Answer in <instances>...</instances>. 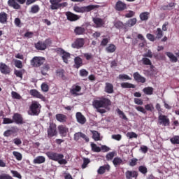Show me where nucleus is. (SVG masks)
Returning a JSON list of instances; mask_svg holds the SVG:
<instances>
[{
  "mask_svg": "<svg viewBox=\"0 0 179 179\" xmlns=\"http://www.w3.org/2000/svg\"><path fill=\"white\" fill-rule=\"evenodd\" d=\"M92 106L94 108L97 109L98 113L104 114L106 110L100 108H108L109 106H111V101L108 98L101 97L99 99H95L92 101Z\"/></svg>",
  "mask_w": 179,
  "mask_h": 179,
  "instance_id": "nucleus-1",
  "label": "nucleus"
},
{
  "mask_svg": "<svg viewBox=\"0 0 179 179\" xmlns=\"http://www.w3.org/2000/svg\"><path fill=\"white\" fill-rule=\"evenodd\" d=\"M46 156H48L50 160H52L53 162H57L59 164L65 165L68 164V161L64 159V156L62 153L49 151L46 152Z\"/></svg>",
  "mask_w": 179,
  "mask_h": 179,
  "instance_id": "nucleus-2",
  "label": "nucleus"
},
{
  "mask_svg": "<svg viewBox=\"0 0 179 179\" xmlns=\"http://www.w3.org/2000/svg\"><path fill=\"white\" fill-rule=\"evenodd\" d=\"M41 113V104L37 101H34L29 106V115L37 116Z\"/></svg>",
  "mask_w": 179,
  "mask_h": 179,
  "instance_id": "nucleus-3",
  "label": "nucleus"
},
{
  "mask_svg": "<svg viewBox=\"0 0 179 179\" xmlns=\"http://www.w3.org/2000/svg\"><path fill=\"white\" fill-rule=\"evenodd\" d=\"M45 62V59L41 57H34L31 60V65L34 68H40Z\"/></svg>",
  "mask_w": 179,
  "mask_h": 179,
  "instance_id": "nucleus-4",
  "label": "nucleus"
},
{
  "mask_svg": "<svg viewBox=\"0 0 179 179\" xmlns=\"http://www.w3.org/2000/svg\"><path fill=\"white\" fill-rule=\"evenodd\" d=\"M47 132L48 137L49 138H54V136H57V135H58V132L57 131V124L55 123H50Z\"/></svg>",
  "mask_w": 179,
  "mask_h": 179,
  "instance_id": "nucleus-5",
  "label": "nucleus"
},
{
  "mask_svg": "<svg viewBox=\"0 0 179 179\" xmlns=\"http://www.w3.org/2000/svg\"><path fill=\"white\" fill-rule=\"evenodd\" d=\"M158 122L159 125H163L164 127H170V119L167 115L160 113L158 116Z\"/></svg>",
  "mask_w": 179,
  "mask_h": 179,
  "instance_id": "nucleus-6",
  "label": "nucleus"
},
{
  "mask_svg": "<svg viewBox=\"0 0 179 179\" xmlns=\"http://www.w3.org/2000/svg\"><path fill=\"white\" fill-rule=\"evenodd\" d=\"M83 45H85V38H76L75 41L71 44L72 48H76V50L83 48Z\"/></svg>",
  "mask_w": 179,
  "mask_h": 179,
  "instance_id": "nucleus-7",
  "label": "nucleus"
},
{
  "mask_svg": "<svg viewBox=\"0 0 179 179\" xmlns=\"http://www.w3.org/2000/svg\"><path fill=\"white\" fill-rule=\"evenodd\" d=\"M0 72L1 73H3V75H10L12 69L8 64L3 62H0Z\"/></svg>",
  "mask_w": 179,
  "mask_h": 179,
  "instance_id": "nucleus-8",
  "label": "nucleus"
},
{
  "mask_svg": "<svg viewBox=\"0 0 179 179\" xmlns=\"http://www.w3.org/2000/svg\"><path fill=\"white\" fill-rule=\"evenodd\" d=\"M57 52H59L64 62H65V64H68V59L71 58V53L64 50V49L61 48L57 49Z\"/></svg>",
  "mask_w": 179,
  "mask_h": 179,
  "instance_id": "nucleus-9",
  "label": "nucleus"
},
{
  "mask_svg": "<svg viewBox=\"0 0 179 179\" xmlns=\"http://www.w3.org/2000/svg\"><path fill=\"white\" fill-rule=\"evenodd\" d=\"M67 20H69V22H76V20H79L80 17L79 15L76 14H73V13L67 11L65 13Z\"/></svg>",
  "mask_w": 179,
  "mask_h": 179,
  "instance_id": "nucleus-10",
  "label": "nucleus"
},
{
  "mask_svg": "<svg viewBox=\"0 0 179 179\" xmlns=\"http://www.w3.org/2000/svg\"><path fill=\"white\" fill-rule=\"evenodd\" d=\"M57 129L59 131V135H61V136H66V135H68V133L69 132V129L65 126V125H59L57 127Z\"/></svg>",
  "mask_w": 179,
  "mask_h": 179,
  "instance_id": "nucleus-11",
  "label": "nucleus"
},
{
  "mask_svg": "<svg viewBox=\"0 0 179 179\" xmlns=\"http://www.w3.org/2000/svg\"><path fill=\"white\" fill-rule=\"evenodd\" d=\"M82 90V87L78 85H73L70 90V93L72 94V96H80V94H79V92Z\"/></svg>",
  "mask_w": 179,
  "mask_h": 179,
  "instance_id": "nucleus-12",
  "label": "nucleus"
},
{
  "mask_svg": "<svg viewBox=\"0 0 179 179\" xmlns=\"http://www.w3.org/2000/svg\"><path fill=\"white\" fill-rule=\"evenodd\" d=\"M80 138H82L83 139H85V142H89V141H90V139L87 137V136H86V134L82 133V132H77L74 134L73 136V139L74 141H79V139H80Z\"/></svg>",
  "mask_w": 179,
  "mask_h": 179,
  "instance_id": "nucleus-13",
  "label": "nucleus"
},
{
  "mask_svg": "<svg viewBox=\"0 0 179 179\" xmlns=\"http://www.w3.org/2000/svg\"><path fill=\"white\" fill-rule=\"evenodd\" d=\"M19 129L13 127L10 129H8L3 132V136L6 138H9V136H12V135H15V134H17Z\"/></svg>",
  "mask_w": 179,
  "mask_h": 179,
  "instance_id": "nucleus-14",
  "label": "nucleus"
},
{
  "mask_svg": "<svg viewBox=\"0 0 179 179\" xmlns=\"http://www.w3.org/2000/svg\"><path fill=\"white\" fill-rule=\"evenodd\" d=\"M76 117L78 124H81V125L86 124V117L82 114V113L77 112L76 114Z\"/></svg>",
  "mask_w": 179,
  "mask_h": 179,
  "instance_id": "nucleus-15",
  "label": "nucleus"
},
{
  "mask_svg": "<svg viewBox=\"0 0 179 179\" xmlns=\"http://www.w3.org/2000/svg\"><path fill=\"white\" fill-rule=\"evenodd\" d=\"M115 9L118 12H122V10H125V9H127V3L122 1H118L116 2Z\"/></svg>",
  "mask_w": 179,
  "mask_h": 179,
  "instance_id": "nucleus-16",
  "label": "nucleus"
},
{
  "mask_svg": "<svg viewBox=\"0 0 179 179\" xmlns=\"http://www.w3.org/2000/svg\"><path fill=\"white\" fill-rule=\"evenodd\" d=\"M31 96L36 99H41V100H45V97L41 94L37 90H31L29 92Z\"/></svg>",
  "mask_w": 179,
  "mask_h": 179,
  "instance_id": "nucleus-17",
  "label": "nucleus"
},
{
  "mask_svg": "<svg viewBox=\"0 0 179 179\" xmlns=\"http://www.w3.org/2000/svg\"><path fill=\"white\" fill-rule=\"evenodd\" d=\"M133 76L134 79L136 82H138V83H145L146 82V78L141 76L138 72L134 73Z\"/></svg>",
  "mask_w": 179,
  "mask_h": 179,
  "instance_id": "nucleus-18",
  "label": "nucleus"
},
{
  "mask_svg": "<svg viewBox=\"0 0 179 179\" xmlns=\"http://www.w3.org/2000/svg\"><path fill=\"white\" fill-rule=\"evenodd\" d=\"M62 1V0H50V9L52 10H55L59 9V3Z\"/></svg>",
  "mask_w": 179,
  "mask_h": 179,
  "instance_id": "nucleus-19",
  "label": "nucleus"
},
{
  "mask_svg": "<svg viewBox=\"0 0 179 179\" xmlns=\"http://www.w3.org/2000/svg\"><path fill=\"white\" fill-rule=\"evenodd\" d=\"M13 120L15 124H23V117L19 113H14L13 115Z\"/></svg>",
  "mask_w": 179,
  "mask_h": 179,
  "instance_id": "nucleus-20",
  "label": "nucleus"
},
{
  "mask_svg": "<svg viewBox=\"0 0 179 179\" xmlns=\"http://www.w3.org/2000/svg\"><path fill=\"white\" fill-rule=\"evenodd\" d=\"M104 90L108 94H112L114 93V85L111 83H106Z\"/></svg>",
  "mask_w": 179,
  "mask_h": 179,
  "instance_id": "nucleus-21",
  "label": "nucleus"
},
{
  "mask_svg": "<svg viewBox=\"0 0 179 179\" xmlns=\"http://www.w3.org/2000/svg\"><path fill=\"white\" fill-rule=\"evenodd\" d=\"M74 68H76V69H79L80 66H83V60L79 56H77L74 58Z\"/></svg>",
  "mask_w": 179,
  "mask_h": 179,
  "instance_id": "nucleus-22",
  "label": "nucleus"
},
{
  "mask_svg": "<svg viewBox=\"0 0 179 179\" xmlns=\"http://www.w3.org/2000/svg\"><path fill=\"white\" fill-rule=\"evenodd\" d=\"M55 118H56L57 121H58L59 122H62V123L66 122V121L68 120V117L66 115H64L62 113L57 114L55 115Z\"/></svg>",
  "mask_w": 179,
  "mask_h": 179,
  "instance_id": "nucleus-23",
  "label": "nucleus"
},
{
  "mask_svg": "<svg viewBox=\"0 0 179 179\" xmlns=\"http://www.w3.org/2000/svg\"><path fill=\"white\" fill-rule=\"evenodd\" d=\"M127 179L136 178L138 177V172L136 171H127L125 173Z\"/></svg>",
  "mask_w": 179,
  "mask_h": 179,
  "instance_id": "nucleus-24",
  "label": "nucleus"
},
{
  "mask_svg": "<svg viewBox=\"0 0 179 179\" xmlns=\"http://www.w3.org/2000/svg\"><path fill=\"white\" fill-rule=\"evenodd\" d=\"M110 166L109 164H105L99 167V169L97 171V173L98 174L103 175L106 171H110Z\"/></svg>",
  "mask_w": 179,
  "mask_h": 179,
  "instance_id": "nucleus-25",
  "label": "nucleus"
},
{
  "mask_svg": "<svg viewBox=\"0 0 179 179\" xmlns=\"http://www.w3.org/2000/svg\"><path fill=\"white\" fill-rule=\"evenodd\" d=\"M85 31H86V29L83 27H76L74 29V34L76 36H83Z\"/></svg>",
  "mask_w": 179,
  "mask_h": 179,
  "instance_id": "nucleus-26",
  "label": "nucleus"
},
{
  "mask_svg": "<svg viewBox=\"0 0 179 179\" xmlns=\"http://www.w3.org/2000/svg\"><path fill=\"white\" fill-rule=\"evenodd\" d=\"M8 6L13 8V9H20L22 6L16 2V0H8Z\"/></svg>",
  "mask_w": 179,
  "mask_h": 179,
  "instance_id": "nucleus-27",
  "label": "nucleus"
},
{
  "mask_svg": "<svg viewBox=\"0 0 179 179\" xmlns=\"http://www.w3.org/2000/svg\"><path fill=\"white\" fill-rule=\"evenodd\" d=\"M0 23L2 24L8 23V14L3 11L0 13Z\"/></svg>",
  "mask_w": 179,
  "mask_h": 179,
  "instance_id": "nucleus-28",
  "label": "nucleus"
},
{
  "mask_svg": "<svg viewBox=\"0 0 179 179\" xmlns=\"http://www.w3.org/2000/svg\"><path fill=\"white\" fill-rule=\"evenodd\" d=\"M93 22L94 24H96V27H103V26H104L105 24L104 20L99 17L93 18Z\"/></svg>",
  "mask_w": 179,
  "mask_h": 179,
  "instance_id": "nucleus-29",
  "label": "nucleus"
},
{
  "mask_svg": "<svg viewBox=\"0 0 179 179\" xmlns=\"http://www.w3.org/2000/svg\"><path fill=\"white\" fill-rule=\"evenodd\" d=\"M165 54L169 58L171 62L176 63L178 62V59L177 58V57H176V55H174V54H173V52H166Z\"/></svg>",
  "mask_w": 179,
  "mask_h": 179,
  "instance_id": "nucleus-30",
  "label": "nucleus"
},
{
  "mask_svg": "<svg viewBox=\"0 0 179 179\" xmlns=\"http://www.w3.org/2000/svg\"><path fill=\"white\" fill-rule=\"evenodd\" d=\"M150 16V13L149 12H143L141 13L139 15V17L142 22H146L149 20V17Z\"/></svg>",
  "mask_w": 179,
  "mask_h": 179,
  "instance_id": "nucleus-31",
  "label": "nucleus"
},
{
  "mask_svg": "<svg viewBox=\"0 0 179 179\" xmlns=\"http://www.w3.org/2000/svg\"><path fill=\"white\" fill-rule=\"evenodd\" d=\"M116 50H117V46H115V45L113 43L109 44L108 46L106 48V51L108 54H113V52H115Z\"/></svg>",
  "mask_w": 179,
  "mask_h": 179,
  "instance_id": "nucleus-32",
  "label": "nucleus"
},
{
  "mask_svg": "<svg viewBox=\"0 0 179 179\" xmlns=\"http://www.w3.org/2000/svg\"><path fill=\"white\" fill-rule=\"evenodd\" d=\"M35 48L36 50H39L40 51H44V50L47 49L45 44L43 41H38L36 44H35Z\"/></svg>",
  "mask_w": 179,
  "mask_h": 179,
  "instance_id": "nucleus-33",
  "label": "nucleus"
},
{
  "mask_svg": "<svg viewBox=\"0 0 179 179\" xmlns=\"http://www.w3.org/2000/svg\"><path fill=\"white\" fill-rule=\"evenodd\" d=\"M56 76L61 78V79H63V80H65V79H66V77L65 76V70L57 69L56 71Z\"/></svg>",
  "mask_w": 179,
  "mask_h": 179,
  "instance_id": "nucleus-34",
  "label": "nucleus"
},
{
  "mask_svg": "<svg viewBox=\"0 0 179 179\" xmlns=\"http://www.w3.org/2000/svg\"><path fill=\"white\" fill-rule=\"evenodd\" d=\"M138 20L136 18H131L129 19L126 23L124 24L127 27H132L136 24Z\"/></svg>",
  "mask_w": 179,
  "mask_h": 179,
  "instance_id": "nucleus-35",
  "label": "nucleus"
},
{
  "mask_svg": "<svg viewBox=\"0 0 179 179\" xmlns=\"http://www.w3.org/2000/svg\"><path fill=\"white\" fill-rule=\"evenodd\" d=\"M120 86L122 89H135L136 87L135 85L129 83H122Z\"/></svg>",
  "mask_w": 179,
  "mask_h": 179,
  "instance_id": "nucleus-36",
  "label": "nucleus"
},
{
  "mask_svg": "<svg viewBox=\"0 0 179 179\" xmlns=\"http://www.w3.org/2000/svg\"><path fill=\"white\" fill-rule=\"evenodd\" d=\"M45 162V157L43 156H38L34 159V164H41Z\"/></svg>",
  "mask_w": 179,
  "mask_h": 179,
  "instance_id": "nucleus-37",
  "label": "nucleus"
},
{
  "mask_svg": "<svg viewBox=\"0 0 179 179\" xmlns=\"http://www.w3.org/2000/svg\"><path fill=\"white\" fill-rule=\"evenodd\" d=\"M113 163L115 167H117V166H121V164H123L124 162L120 157H116L113 159Z\"/></svg>",
  "mask_w": 179,
  "mask_h": 179,
  "instance_id": "nucleus-38",
  "label": "nucleus"
},
{
  "mask_svg": "<svg viewBox=\"0 0 179 179\" xmlns=\"http://www.w3.org/2000/svg\"><path fill=\"white\" fill-rule=\"evenodd\" d=\"M85 13L91 12V10H94V9H99L100 8L99 5H89L87 6H84Z\"/></svg>",
  "mask_w": 179,
  "mask_h": 179,
  "instance_id": "nucleus-39",
  "label": "nucleus"
},
{
  "mask_svg": "<svg viewBox=\"0 0 179 179\" xmlns=\"http://www.w3.org/2000/svg\"><path fill=\"white\" fill-rule=\"evenodd\" d=\"M90 132L92 134V139H94V141H101L100 133H99V131L96 130H90Z\"/></svg>",
  "mask_w": 179,
  "mask_h": 179,
  "instance_id": "nucleus-40",
  "label": "nucleus"
},
{
  "mask_svg": "<svg viewBox=\"0 0 179 179\" xmlns=\"http://www.w3.org/2000/svg\"><path fill=\"white\" fill-rule=\"evenodd\" d=\"M50 66L48 64H45L43 67L41 68V72L43 76H45L47 75V72L50 71Z\"/></svg>",
  "mask_w": 179,
  "mask_h": 179,
  "instance_id": "nucleus-41",
  "label": "nucleus"
},
{
  "mask_svg": "<svg viewBox=\"0 0 179 179\" xmlns=\"http://www.w3.org/2000/svg\"><path fill=\"white\" fill-rule=\"evenodd\" d=\"M155 90L152 87H146L143 90V93L148 96H152Z\"/></svg>",
  "mask_w": 179,
  "mask_h": 179,
  "instance_id": "nucleus-42",
  "label": "nucleus"
},
{
  "mask_svg": "<svg viewBox=\"0 0 179 179\" xmlns=\"http://www.w3.org/2000/svg\"><path fill=\"white\" fill-rule=\"evenodd\" d=\"M38 12H40V6L37 4L32 6L29 10V13L33 14L38 13Z\"/></svg>",
  "mask_w": 179,
  "mask_h": 179,
  "instance_id": "nucleus-43",
  "label": "nucleus"
},
{
  "mask_svg": "<svg viewBox=\"0 0 179 179\" xmlns=\"http://www.w3.org/2000/svg\"><path fill=\"white\" fill-rule=\"evenodd\" d=\"M116 112L117 113L120 118L124 120V121H128V117H127V115H125V113H124L122 110H121L120 108H117Z\"/></svg>",
  "mask_w": 179,
  "mask_h": 179,
  "instance_id": "nucleus-44",
  "label": "nucleus"
},
{
  "mask_svg": "<svg viewBox=\"0 0 179 179\" xmlns=\"http://www.w3.org/2000/svg\"><path fill=\"white\" fill-rule=\"evenodd\" d=\"M23 73H24V70H14V75L17 78H20V79H23Z\"/></svg>",
  "mask_w": 179,
  "mask_h": 179,
  "instance_id": "nucleus-45",
  "label": "nucleus"
},
{
  "mask_svg": "<svg viewBox=\"0 0 179 179\" xmlns=\"http://www.w3.org/2000/svg\"><path fill=\"white\" fill-rule=\"evenodd\" d=\"M91 148L92 152H95L96 153L101 152V148L97 146V145H96L94 143H91Z\"/></svg>",
  "mask_w": 179,
  "mask_h": 179,
  "instance_id": "nucleus-46",
  "label": "nucleus"
},
{
  "mask_svg": "<svg viewBox=\"0 0 179 179\" xmlns=\"http://www.w3.org/2000/svg\"><path fill=\"white\" fill-rule=\"evenodd\" d=\"M164 33L163 32V31L162 30L161 28H157V31H156V36L155 38L157 40H160V38H162V37H163Z\"/></svg>",
  "mask_w": 179,
  "mask_h": 179,
  "instance_id": "nucleus-47",
  "label": "nucleus"
},
{
  "mask_svg": "<svg viewBox=\"0 0 179 179\" xmlns=\"http://www.w3.org/2000/svg\"><path fill=\"white\" fill-rule=\"evenodd\" d=\"M73 11L76 12L77 13H85V6L79 7L78 6L73 7Z\"/></svg>",
  "mask_w": 179,
  "mask_h": 179,
  "instance_id": "nucleus-48",
  "label": "nucleus"
},
{
  "mask_svg": "<svg viewBox=\"0 0 179 179\" xmlns=\"http://www.w3.org/2000/svg\"><path fill=\"white\" fill-rule=\"evenodd\" d=\"M172 145H179V136H174L170 139Z\"/></svg>",
  "mask_w": 179,
  "mask_h": 179,
  "instance_id": "nucleus-49",
  "label": "nucleus"
},
{
  "mask_svg": "<svg viewBox=\"0 0 179 179\" xmlns=\"http://www.w3.org/2000/svg\"><path fill=\"white\" fill-rule=\"evenodd\" d=\"M13 156L15 157L16 160H18L19 162H20V160H22V159H23V156L19 152L13 151Z\"/></svg>",
  "mask_w": 179,
  "mask_h": 179,
  "instance_id": "nucleus-50",
  "label": "nucleus"
},
{
  "mask_svg": "<svg viewBox=\"0 0 179 179\" xmlns=\"http://www.w3.org/2000/svg\"><path fill=\"white\" fill-rule=\"evenodd\" d=\"M14 65L16 68H18L19 69H22V68H23V63L20 60H14Z\"/></svg>",
  "mask_w": 179,
  "mask_h": 179,
  "instance_id": "nucleus-51",
  "label": "nucleus"
},
{
  "mask_svg": "<svg viewBox=\"0 0 179 179\" xmlns=\"http://www.w3.org/2000/svg\"><path fill=\"white\" fill-rule=\"evenodd\" d=\"M115 27H116V29H122L124 27H125V24H124L121 21H117L116 22H115L114 24Z\"/></svg>",
  "mask_w": 179,
  "mask_h": 179,
  "instance_id": "nucleus-52",
  "label": "nucleus"
},
{
  "mask_svg": "<svg viewBox=\"0 0 179 179\" xmlns=\"http://www.w3.org/2000/svg\"><path fill=\"white\" fill-rule=\"evenodd\" d=\"M118 78L120 80H131L132 79L127 74H120Z\"/></svg>",
  "mask_w": 179,
  "mask_h": 179,
  "instance_id": "nucleus-53",
  "label": "nucleus"
},
{
  "mask_svg": "<svg viewBox=\"0 0 179 179\" xmlns=\"http://www.w3.org/2000/svg\"><path fill=\"white\" fill-rule=\"evenodd\" d=\"M145 110H146V111H150L152 113L153 110H155V106H153V104L152 103L146 104L145 105Z\"/></svg>",
  "mask_w": 179,
  "mask_h": 179,
  "instance_id": "nucleus-54",
  "label": "nucleus"
},
{
  "mask_svg": "<svg viewBox=\"0 0 179 179\" xmlns=\"http://www.w3.org/2000/svg\"><path fill=\"white\" fill-rule=\"evenodd\" d=\"M41 87L42 92H45V93H47V92L50 90V87H48V85H47V83H42Z\"/></svg>",
  "mask_w": 179,
  "mask_h": 179,
  "instance_id": "nucleus-55",
  "label": "nucleus"
},
{
  "mask_svg": "<svg viewBox=\"0 0 179 179\" xmlns=\"http://www.w3.org/2000/svg\"><path fill=\"white\" fill-rule=\"evenodd\" d=\"M83 164H82V169H86L87 167V164L90 163V159L89 158H83Z\"/></svg>",
  "mask_w": 179,
  "mask_h": 179,
  "instance_id": "nucleus-56",
  "label": "nucleus"
},
{
  "mask_svg": "<svg viewBox=\"0 0 179 179\" xmlns=\"http://www.w3.org/2000/svg\"><path fill=\"white\" fill-rule=\"evenodd\" d=\"M114 156H115V152H110L106 155V160L110 161L113 160L114 159Z\"/></svg>",
  "mask_w": 179,
  "mask_h": 179,
  "instance_id": "nucleus-57",
  "label": "nucleus"
},
{
  "mask_svg": "<svg viewBox=\"0 0 179 179\" xmlns=\"http://www.w3.org/2000/svg\"><path fill=\"white\" fill-rule=\"evenodd\" d=\"M88 75H89V71H87L86 69H83L80 70V76H82L83 78H85Z\"/></svg>",
  "mask_w": 179,
  "mask_h": 179,
  "instance_id": "nucleus-58",
  "label": "nucleus"
},
{
  "mask_svg": "<svg viewBox=\"0 0 179 179\" xmlns=\"http://www.w3.org/2000/svg\"><path fill=\"white\" fill-rule=\"evenodd\" d=\"M138 171L141 173L142 174H146L148 173V168L145 166H140L138 167Z\"/></svg>",
  "mask_w": 179,
  "mask_h": 179,
  "instance_id": "nucleus-59",
  "label": "nucleus"
},
{
  "mask_svg": "<svg viewBox=\"0 0 179 179\" xmlns=\"http://www.w3.org/2000/svg\"><path fill=\"white\" fill-rule=\"evenodd\" d=\"M11 174H13V177H15L16 178L22 179V175L19 173L17 171H10Z\"/></svg>",
  "mask_w": 179,
  "mask_h": 179,
  "instance_id": "nucleus-60",
  "label": "nucleus"
},
{
  "mask_svg": "<svg viewBox=\"0 0 179 179\" xmlns=\"http://www.w3.org/2000/svg\"><path fill=\"white\" fill-rule=\"evenodd\" d=\"M136 164H138V159L136 158H133L130 160L129 162V166L131 167H135V166H136Z\"/></svg>",
  "mask_w": 179,
  "mask_h": 179,
  "instance_id": "nucleus-61",
  "label": "nucleus"
},
{
  "mask_svg": "<svg viewBox=\"0 0 179 179\" xmlns=\"http://www.w3.org/2000/svg\"><path fill=\"white\" fill-rule=\"evenodd\" d=\"M127 138H129V139H132L133 138H138V134L135 132H128L127 134Z\"/></svg>",
  "mask_w": 179,
  "mask_h": 179,
  "instance_id": "nucleus-62",
  "label": "nucleus"
},
{
  "mask_svg": "<svg viewBox=\"0 0 179 179\" xmlns=\"http://www.w3.org/2000/svg\"><path fill=\"white\" fill-rule=\"evenodd\" d=\"M142 62L143 65H152V61H150L148 58L144 57L142 59Z\"/></svg>",
  "mask_w": 179,
  "mask_h": 179,
  "instance_id": "nucleus-63",
  "label": "nucleus"
},
{
  "mask_svg": "<svg viewBox=\"0 0 179 179\" xmlns=\"http://www.w3.org/2000/svg\"><path fill=\"white\" fill-rule=\"evenodd\" d=\"M14 121L13 120L10 118L4 117L3 119V124H13Z\"/></svg>",
  "mask_w": 179,
  "mask_h": 179,
  "instance_id": "nucleus-64",
  "label": "nucleus"
}]
</instances>
